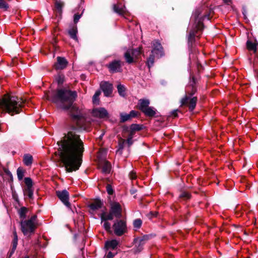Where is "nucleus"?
<instances>
[{
    "label": "nucleus",
    "mask_w": 258,
    "mask_h": 258,
    "mask_svg": "<svg viewBox=\"0 0 258 258\" xmlns=\"http://www.w3.org/2000/svg\"><path fill=\"white\" fill-rule=\"evenodd\" d=\"M110 212L117 218L120 217L121 215V206L118 203H113L111 205Z\"/></svg>",
    "instance_id": "nucleus-15"
},
{
    "label": "nucleus",
    "mask_w": 258,
    "mask_h": 258,
    "mask_svg": "<svg viewBox=\"0 0 258 258\" xmlns=\"http://www.w3.org/2000/svg\"><path fill=\"white\" fill-rule=\"evenodd\" d=\"M201 13L200 10H196L191 18V21H194L193 28L190 31L188 36V41L191 42L194 41L196 36L199 37V36L197 35L198 32L202 31L204 27L202 23L203 17H200Z\"/></svg>",
    "instance_id": "nucleus-4"
},
{
    "label": "nucleus",
    "mask_w": 258,
    "mask_h": 258,
    "mask_svg": "<svg viewBox=\"0 0 258 258\" xmlns=\"http://www.w3.org/2000/svg\"><path fill=\"white\" fill-rule=\"evenodd\" d=\"M114 233L117 236H121L126 231V225L123 220H117L113 225Z\"/></svg>",
    "instance_id": "nucleus-7"
},
{
    "label": "nucleus",
    "mask_w": 258,
    "mask_h": 258,
    "mask_svg": "<svg viewBox=\"0 0 258 258\" xmlns=\"http://www.w3.org/2000/svg\"><path fill=\"white\" fill-rule=\"evenodd\" d=\"M109 71L112 73L119 72L121 70V62L114 60L108 65Z\"/></svg>",
    "instance_id": "nucleus-18"
},
{
    "label": "nucleus",
    "mask_w": 258,
    "mask_h": 258,
    "mask_svg": "<svg viewBox=\"0 0 258 258\" xmlns=\"http://www.w3.org/2000/svg\"><path fill=\"white\" fill-rule=\"evenodd\" d=\"M93 116L100 118L108 117L107 111L104 108H96L93 109L92 112Z\"/></svg>",
    "instance_id": "nucleus-13"
},
{
    "label": "nucleus",
    "mask_w": 258,
    "mask_h": 258,
    "mask_svg": "<svg viewBox=\"0 0 258 258\" xmlns=\"http://www.w3.org/2000/svg\"><path fill=\"white\" fill-rule=\"evenodd\" d=\"M142 112L147 116L153 117L156 114V110L154 107L148 106Z\"/></svg>",
    "instance_id": "nucleus-22"
},
{
    "label": "nucleus",
    "mask_w": 258,
    "mask_h": 258,
    "mask_svg": "<svg viewBox=\"0 0 258 258\" xmlns=\"http://www.w3.org/2000/svg\"><path fill=\"white\" fill-rule=\"evenodd\" d=\"M129 177L131 180L135 179L137 178L136 173L134 171H131L129 173Z\"/></svg>",
    "instance_id": "nucleus-40"
},
{
    "label": "nucleus",
    "mask_w": 258,
    "mask_h": 258,
    "mask_svg": "<svg viewBox=\"0 0 258 258\" xmlns=\"http://www.w3.org/2000/svg\"><path fill=\"white\" fill-rule=\"evenodd\" d=\"M24 102L25 101L22 98L5 95L0 100V108L13 115L19 113L21 111Z\"/></svg>",
    "instance_id": "nucleus-3"
},
{
    "label": "nucleus",
    "mask_w": 258,
    "mask_h": 258,
    "mask_svg": "<svg viewBox=\"0 0 258 258\" xmlns=\"http://www.w3.org/2000/svg\"><path fill=\"white\" fill-rule=\"evenodd\" d=\"M153 48L152 51V53L161 54L162 52V47L159 42L158 41L153 42Z\"/></svg>",
    "instance_id": "nucleus-19"
},
{
    "label": "nucleus",
    "mask_w": 258,
    "mask_h": 258,
    "mask_svg": "<svg viewBox=\"0 0 258 258\" xmlns=\"http://www.w3.org/2000/svg\"><path fill=\"white\" fill-rule=\"evenodd\" d=\"M101 94V92L100 91H96L94 94V95L95 96V97H99V95H100Z\"/></svg>",
    "instance_id": "nucleus-51"
},
{
    "label": "nucleus",
    "mask_w": 258,
    "mask_h": 258,
    "mask_svg": "<svg viewBox=\"0 0 258 258\" xmlns=\"http://www.w3.org/2000/svg\"><path fill=\"white\" fill-rule=\"evenodd\" d=\"M100 87L105 96H109L112 92V85L107 82H102L100 84Z\"/></svg>",
    "instance_id": "nucleus-14"
},
{
    "label": "nucleus",
    "mask_w": 258,
    "mask_h": 258,
    "mask_svg": "<svg viewBox=\"0 0 258 258\" xmlns=\"http://www.w3.org/2000/svg\"><path fill=\"white\" fill-rule=\"evenodd\" d=\"M114 256V255L111 252H109L106 257L107 258H113Z\"/></svg>",
    "instance_id": "nucleus-48"
},
{
    "label": "nucleus",
    "mask_w": 258,
    "mask_h": 258,
    "mask_svg": "<svg viewBox=\"0 0 258 258\" xmlns=\"http://www.w3.org/2000/svg\"><path fill=\"white\" fill-rule=\"evenodd\" d=\"M99 167L101 169L102 172L104 173H109L111 170V165L110 163L105 160H101L99 162Z\"/></svg>",
    "instance_id": "nucleus-16"
},
{
    "label": "nucleus",
    "mask_w": 258,
    "mask_h": 258,
    "mask_svg": "<svg viewBox=\"0 0 258 258\" xmlns=\"http://www.w3.org/2000/svg\"><path fill=\"white\" fill-rule=\"evenodd\" d=\"M13 235H14V239L13 241V249L15 250L17 245L18 236H17V233L16 231L14 232Z\"/></svg>",
    "instance_id": "nucleus-33"
},
{
    "label": "nucleus",
    "mask_w": 258,
    "mask_h": 258,
    "mask_svg": "<svg viewBox=\"0 0 258 258\" xmlns=\"http://www.w3.org/2000/svg\"><path fill=\"white\" fill-rule=\"evenodd\" d=\"M125 141L123 139H120L119 141V150L122 149L123 148V145Z\"/></svg>",
    "instance_id": "nucleus-41"
},
{
    "label": "nucleus",
    "mask_w": 258,
    "mask_h": 258,
    "mask_svg": "<svg viewBox=\"0 0 258 258\" xmlns=\"http://www.w3.org/2000/svg\"><path fill=\"white\" fill-rule=\"evenodd\" d=\"M113 9L114 12L123 17H125V16L127 14V12L124 6L121 5V4L113 5Z\"/></svg>",
    "instance_id": "nucleus-17"
},
{
    "label": "nucleus",
    "mask_w": 258,
    "mask_h": 258,
    "mask_svg": "<svg viewBox=\"0 0 258 258\" xmlns=\"http://www.w3.org/2000/svg\"><path fill=\"white\" fill-rule=\"evenodd\" d=\"M113 215L110 212L109 213L103 212L101 213L100 218L101 222L103 223V221L111 220L113 219Z\"/></svg>",
    "instance_id": "nucleus-24"
},
{
    "label": "nucleus",
    "mask_w": 258,
    "mask_h": 258,
    "mask_svg": "<svg viewBox=\"0 0 258 258\" xmlns=\"http://www.w3.org/2000/svg\"><path fill=\"white\" fill-rule=\"evenodd\" d=\"M106 190H107V193L109 195H111L113 193V189L111 185H110V184H107V186H106Z\"/></svg>",
    "instance_id": "nucleus-39"
},
{
    "label": "nucleus",
    "mask_w": 258,
    "mask_h": 258,
    "mask_svg": "<svg viewBox=\"0 0 258 258\" xmlns=\"http://www.w3.org/2000/svg\"><path fill=\"white\" fill-rule=\"evenodd\" d=\"M64 3L60 1H57L55 3V7L59 13H61L64 6Z\"/></svg>",
    "instance_id": "nucleus-29"
},
{
    "label": "nucleus",
    "mask_w": 258,
    "mask_h": 258,
    "mask_svg": "<svg viewBox=\"0 0 258 258\" xmlns=\"http://www.w3.org/2000/svg\"><path fill=\"white\" fill-rule=\"evenodd\" d=\"M131 128L133 130H136V131H139L140 130V127H139V126L137 124H133L132 126H131Z\"/></svg>",
    "instance_id": "nucleus-46"
},
{
    "label": "nucleus",
    "mask_w": 258,
    "mask_h": 258,
    "mask_svg": "<svg viewBox=\"0 0 258 258\" xmlns=\"http://www.w3.org/2000/svg\"><path fill=\"white\" fill-rule=\"evenodd\" d=\"M153 54L154 53H152L147 59V63L149 68H150L153 65L154 62V56Z\"/></svg>",
    "instance_id": "nucleus-32"
},
{
    "label": "nucleus",
    "mask_w": 258,
    "mask_h": 258,
    "mask_svg": "<svg viewBox=\"0 0 258 258\" xmlns=\"http://www.w3.org/2000/svg\"><path fill=\"white\" fill-rule=\"evenodd\" d=\"M223 2L227 5H230L231 3V0H223Z\"/></svg>",
    "instance_id": "nucleus-52"
},
{
    "label": "nucleus",
    "mask_w": 258,
    "mask_h": 258,
    "mask_svg": "<svg viewBox=\"0 0 258 258\" xmlns=\"http://www.w3.org/2000/svg\"><path fill=\"white\" fill-rule=\"evenodd\" d=\"M25 258H28V257H26Z\"/></svg>",
    "instance_id": "nucleus-54"
},
{
    "label": "nucleus",
    "mask_w": 258,
    "mask_h": 258,
    "mask_svg": "<svg viewBox=\"0 0 258 258\" xmlns=\"http://www.w3.org/2000/svg\"><path fill=\"white\" fill-rule=\"evenodd\" d=\"M57 144L59 155L66 171L71 172L78 170L84 148L83 141L77 134V129L73 128L69 131Z\"/></svg>",
    "instance_id": "nucleus-1"
},
{
    "label": "nucleus",
    "mask_w": 258,
    "mask_h": 258,
    "mask_svg": "<svg viewBox=\"0 0 258 258\" xmlns=\"http://www.w3.org/2000/svg\"><path fill=\"white\" fill-rule=\"evenodd\" d=\"M181 196L187 199H189L190 198V196L188 193H183L182 194Z\"/></svg>",
    "instance_id": "nucleus-49"
},
{
    "label": "nucleus",
    "mask_w": 258,
    "mask_h": 258,
    "mask_svg": "<svg viewBox=\"0 0 258 258\" xmlns=\"http://www.w3.org/2000/svg\"><path fill=\"white\" fill-rule=\"evenodd\" d=\"M55 80L58 85H61L64 81V76L63 74L59 73L55 77Z\"/></svg>",
    "instance_id": "nucleus-30"
},
{
    "label": "nucleus",
    "mask_w": 258,
    "mask_h": 258,
    "mask_svg": "<svg viewBox=\"0 0 258 258\" xmlns=\"http://www.w3.org/2000/svg\"><path fill=\"white\" fill-rule=\"evenodd\" d=\"M33 158L32 155L27 154H25L23 157V162L25 165L30 166L32 164Z\"/></svg>",
    "instance_id": "nucleus-26"
},
{
    "label": "nucleus",
    "mask_w": 258,
    "mask_h": 258,
    "mask_svg": "<svg viewBox=\"0 0 258 258\" xmlns=\"http://www.w3.org/2000/svg\"><path fill=\"white\" fill-rule=\"evenodd\" d=\"M0 8L7 10L9 8V5L6 0H0Z\"/></svg>",
    "instance_id": "nucleus-36"
},
{
    "label": "nucleus",
    "mask_w": 258,
    "mask_h": 258,
    "mask_svg": "<svg viewBox=\"0 0 258 258\" xmlns=\"http://www.w3.org/2000/svg\"><path fill=\"white\" fill-rule=\"evenodd\" d=\"M52 44L54 47H55V45L57 43V40L55 38H53V40L52 41Z\"/></svg>",
    "instance_id": "nucleus-50"
},
{
    "label": "nucleus",
    "mask_w": 258,
    "mask_h": 258,
    "mask_svg": "<svg viewBox=\"0 0 258 258\" xmlns=\"http://www.w3.org/2000/svg\"><path fill=\"white\" fill-rule=\"evenodd\" d=\"M118 92L121 96L124 97L125 95L126 89L125 87L121 84H119L117 87Z\"/></svg>",
    "instance_id": "nucleus-28"
},
{
    "label": "nucleus",
    "mask_w": 258,
    "mask_h": 258,
    "mask_svg": "<svg viewBox=\"0 0 258 258\" xmlns=\"http://www.w3.org/2000/svg\"><path fill=\"white\" fill-rule=\"evenodd\" d=\"M17 173L19 180H22L24 177L23 170L21 168H18L17 170Z\"/></svg>",
    "instance_id": "nucleus-35"
},
{
    "label": "nucleus",
    "mask_w": 258,
    "mask_h": 258,
    "mask_svg": "<svg viewBox=\"0 0 258 258\" xmlns=\"http://www.w3.org/2000/svg\"><path fill=\"white\" fill-rule=\"evenodd\" d=\"M197 97L186 96L181 101V105H186L189 107L190 111L193 110L197 104Z\"/></svg>",
    "instance_id": "nucleus-9"
},
{
    "label": "nucleus",
    "mask_w": 258,
    "mask_h": 258,
    "mask_svg": "<svg viewBox=\"0 0 258 258\" xmlns=\"http://www.w3.org/2000/svg\"><path fill=\"white\" fill-rule=\"evenodd\" d=\"M56 60V62L53 65L55 70H61L67 67L68 62L65 58L58 56Z\"/></svg>",
    "instance_id": "nucleus-12"
},
{
    "label": "nucleus",
    "mask_w": 258,
    "mask_h": 258,
    "mask_svg": "<svg viewBox=\"0 0 258 258\" xmlns=\"http://www.w3.org/2000/svg\"><path fill=\"white\" fill-rule=\"evenodd\" d=\"M5 172H6V173H7L8 174H9L10 173L9 171H8V170L5 169Z\"/></svg>",
    "instance_id": "nucleus-53"
},
{
    "label": "nucleus",
    "mask_w": 258,
    "mask_h": 258,
    "mask_svg": "<svg viewBox=\"0 0 258 258\" xmlns=\"http://www.w3.org/2000/svg\"><path fill=\"white\" fill-rule=\"evenodd\" d=\"M81 17V15H79L78 14H76L74 15V21L75 24H76L79 21Z\"/></svg>",
    "instance_id": "nucleus-42"
},
{
    "label": "nucleus",
    "mask_w": 258,
    "mask_h": 258,
    "mask_svg": "<svg viewBox=\"0 0 258 258\" xmlns=\"http://www.w3.org/2000/svg\"><path fill=\"white\" fill-rule=\"evenodd\" d=\"M142 223L141 220L139 219H136L134 222V226L135 228L138 229L141 226Z\"/></svg>",
    "instance_id": "nucleus-37"
},
{
    "label": "nucleus",
    "mask_w": 258,
    "mask_h": 258,
    "mask_svg": "<svg viewBox=\"0 0 258 258\" xmlns=\"http://www.w3.org/2000/svg\"><path fill=\"white\" fill-rule=\"evenodd\" d=\"M171 116H172L173 117H176L177 116V110H174L171 113Z\"/></svg>",
    "instance_id": "nucleus-47"
},
{
    "label": "nucleus",
    "mask_w": 258,
    "mask_h": 258,
    "mask_svg": "<svg viewBox=\"0 0 258 258\" xmlns=\"http://www.w3.org/2000/svg\"><path fill=\"white\" fill-rule=\"evenodd\" d=\"M140 48L137 49H128L124 53V56L126 62L131 63L135 62L141 55Z\"/></svg>",
    "instance_id": "nucleus-6"
},
{
    "label": "nucleus",
    "mask_w": 258,
    "mask_h": 258,
    "mask_svg": "<svg viewBox=\"0 0 258 258\" xmlns=\"http://www.w3.org/2000/svg\"><path fill=\"white\" fill-rule=\"evenodd\" d=\"M76 97V91L61 89L56 91L52 101L57 103L60 108L69 110L72 119L76 121L78 126H81V122L84 120L82 110L73 104Z\"/></svg>",
    "instance_id": "nucleus-2"
},
{
    "label": "nucleus",
    "mask_w": 258,
    "mask_h": 258,
    "mask_svg": "<svg viewBox=\"0 0 258 258\" xmlns=\"http://www.w3.org/2000/svg\"><path fill=\"white\" fill-rule=\"evenodd\" d=\"M36 218L37 216L33 215L28 220L21 221V230L25 235H29L34 232L37 226Z\"/></svg>",
    "instance_id": "nucleus-5"
},
{
    "label": "nucleus",
    "mask_w": 258,
    "mask_h": 258,
    "mask_svg": "<svg viewBox=\"0 0 258 258\" xmlns=\"http://www.w3.org/2000/svg\"><path fill=\"white\" fill-rule=\"evenodd\" d=\"M120 116V121L122 122H125L131 119L128 114L121 113Z\"/></svg>",
    "instance_id": "nucleus-31"
},
{
    "label": "nucleus",
    "mask_w": 258,
    "mask_h": 258,
    "mask_svg": "<svg viewBox=\"0 0 258 258\" xmlns=\"http://www.w3.org/2000/svg\"><path fill=\"white\" fill-rule=\"evenodd\" d=\"M27 212L28 209L27 208L25 207H21L18 211L20 218L23 219H25Z\"/></svg>",
    "instance_id": "nucleus-27"
},
{
    "label": "nucleus",
    "mask_w": 258,
    "mask_h": 258,
    "mask_svg": "<svg viewBox=\"0 0 258 258\" xmlns=\"http://www.w3.org/2000/svg\"><path fill=\"white\" fill-rule=\"evenodd\" d=\"M150 101L148 99H140L139 100V109L143 112L149 105Z\"/></svg>",
    "instance_id": "nucleus-20"
},
{
    "label": "nucleus",
    "mask_w": 258,
    "mask_h": 258,
    "mask_svg": "<svg viewBox=\"0 0 258 258\" xmlns=\"http://www.w3.org/2000/svg\"><path fill=\"white\" fill-rule=\"evenodd\" d=\"M247 48L250 50L256 51V45L254 43L251 42L250 41L247 42Z\"/></svg>",
    "instance_id": "nucleus-34"
},
{
    "label": "nucleus",
    "mask_w": 258,
    "mask_h": 258,
    "mask_svg": "<svg viewBox=\"0 0 258 258\" xmlns=\"http://www.w3.org/2000/svg\"><path fill=\"white\" fill-rule=\"evenodd\" d=\"M56 194L59 199L64 205L68 207L70 206V203L69 202V194L67 190H58L56 191Z\"/></svg>",
    "instance_id": "nucleus-10"
},
{
    "label": "nucleus",
    "mask_w": 258,
    "mask_h": 258,
    "mask_svg": "<svg viewBox=\"0 0 258 258\" xmlns=\"http://www.w3.org/2000/svg\"><path fill=\"white\" fill-rule=\"evenodd\" d=\"M103 227L108 232H110L111 225L107 221H103Z\"/></svg>",
    "instance_id": "nucleus-38"
},
{
    "label": "nucleus",
    "mask_w": 258,
    "mask_h": 258,
    "mask_svg": "<svg viewBox=\"0 0 258 258\" xmlns=\"http://www.w3.org/2000/svg\"><path fill=\"white\" fill-rule=\"evenodd\" d=\"M132 135H131L130 137L127 139V143L128 144V146H130L133 144V140H132Z\"/></svg>",
    "instance_id": "nucleus-44"
},
{
    "label": "nucleus",
    "mask_w": 258,
    "mask_h": 258,
    "mask_svg": "<svg viewBox=\"0 0 258 258\" xmlns=\"http://www.w3.org/2000/svg\"><path fill=\"white\" fill-rule=\"evenodd\" d=\"M77 27L76 26H73L68 30V33L70 37L76 41H78V37L77 36Z\"/></svg>",
    "instance_id": "nucleus-21"
},
{
    "label": "nucleus",
    "mask_w": 258,
    "mask_h": 258,
    "mask_svg": "<svg viewBox=\"0 0 258 258\" xmlns=\"http://www.w3.org/2000/svg\"><path fill=\"white\" fill-rule=\"evenodd\" d=\"M148 236L144 235L141 238H137L135 239V252H138L141 251L143 249V246L145 243V242L148 240Z\"/></svg>",
    "instance_id": "nucleus-11"
},
{
    "label": "nucleus",
    "mask_w": 258,
    "mask_h": 258,
    "mask_svg": "<svg viewBox=\"0 0 258 258\" xmlns=\"http://www.w3.org/2000/svg\"><path fill=\"white\" fill-rule=\"evenodd\" d=\"M93 102L94 104H98L99 103V97H97V96L95 97L94 95L93 97Z\"/></svg>",
    "instance_id": "nucleus-45"
},
{
    "label": "nucleus",
    "mask_w": 258,
    "mask_h": 258,
    "mask_svg": "<svg viewBox=\"0 0 258 258\" xmlns=\"http://www.w3.org/2000/svg\"><path fill=\"white\" fill-rule=\"evenodd\" d=\"M26 186L23 189L24 194L27 196L30 199L33 196V182L30 177H26L24 179Z\"/></svg>",
    "instance_id": "nucleus-8"
},
{
    "label": "nucleus",
    "mask_w": 258,
    "mask_h": 258,
    "mask_svg": "<svg viewBox=\"0 0 258 258\" xmlns=\"http://www.w3.org/2000/svg\"><path fill=\"white\" fill-rule=\"evenodd\" d=\"M118 244L116 240L113 239L110 241H107L105 243V248L106 249H115Z\"/></svg>",
    "instance_id": "nucleus-23"
},
{
    "label": "nucleus",
    "mask_w": 258,
    "mask_h": 258,
    "mask_svg": "<svg viewBox=\"0 0 258 258\" xmlns=\"http://www.w3.org/2000/svg\"><path fill=\"white\" fill-rule=\"evenodd\" d=\"M131 119L132 117H135L137 115V112L134 110L131 111L128 114Z\"/></svg>",
    "instance_id": "nucleus-43"
},
{
    "label": "nucleus",
    "mask_w": 258,
    "mask_h": 258,
    "mask_svg": "<svg viewBox=\"0 0 258 258\" xmlns=\"http://www.w3.org/2000/svg\"><path fill=\"white\" fill-rule=\"evenodd\" d=\"M103 206V203L99 200L95 201L90 205V208L94 211L100 209Z\"/></svg>",
    "instance_id": "nucleus-25"
}]
</instances>
